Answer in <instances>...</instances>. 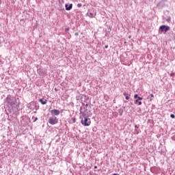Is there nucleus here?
Instances as JSON below:
<instances>
[{"label":"nucleus","instance_id":"f257e3e1","mask_svg":"<svg viewBox=\"0 0 175 175\" xmlns=\"http://www.w3.org/2000/svg\"><path fill=\"white\" fill-rule=\"evenodd\" d=\"M5 103H8L9 106H14L17 103V100L14 96L8 95L5 98Z\"/></svg>","mask_w":175,"mask_h":175},{"label":"nucleus","instance_id":"f03ea898","mask_svg":"<svg viewBox=\"0 0 175 175\" xmlns=\"http://www.w3.org/2000/svg\"><path fill=\"white\" fill-rule=\"evenodd\" d=\"M84 119H81V123L83 126H90L91 125V119L85 116V114L83 115Z\"/></svg>","mask_w":175,"mask_h":175},{"label":"nucleus","instance_id":"7ed1b4c3","mask_svg":"<svg viewBox=\"0 0 175 175\" xmlns=\"http://www.w3.org/2000/svg\"><path fill=\"white\" fill-rule=\"evenodd\" d=\"M48 122L51 125H55L56 124H58V118H57L55 116H51L49 118Z\"/></svg>","mask_w":175,"mask_h":175},{"label":"nucleus","instance_id":"20e7f679","mask_svg":"<svg viewBox=\"0 0 175 175\" xmlns=\"http://www.w3.org/2000/svg\"><path fill=\"white\" fill-rule=\"evenodd\" d=\"M159 29L162 32H167V31H169L170 29V27H169L167 25H163L160 26Z\"/></svg>","mask_w":175,"mask_h":175},{"label":"nucleus","instance_id":"39448f33","mask_svg":"<svg viewBox=\"0 0 175 175\" xmlns=\"http://www.w3.org/2000/svg\"><path fill=\"white\" fill-rule=\"evenodd\" d=\"M51 114L53 116H59V110L57 109H53L51 111Z\"/></svg>","mask_w":175,"mask_h":175},{"label":"nucleus","instance_id":"423d86ee","mask_svg":"<svg viewBox=\"0 0 175 175\" xmlns=\"http://www.w3.org/2000/svg\"><path fill=\"white\" fill-rule=\"evenodd\" d=\"M166 3L165 1H162V0L157 4L158 8H164Z\"/></svg>","mask_w":175,"mask_h":175},{"label":"nucleus","instance_id":"0eeeda50","mask_svg":"<svg viewBox=\"0 0 175 175\" xmlns=\"http://www.w3.org/2000/svg\"><path fill=\"white\" fill-rule=\"evenodd\" d=\"M66 10H72V8H73V4L70 3L69 5L68 4H65Z\"/></svg>","mask_w":175,"mask_h":175},{"label":"nucleus","instance_id":"6e6552de","mask_svg":"<svg viewBox=\"0 0 175 175\" xmlns=\"http://www.w3.org/2000/svg\"><path fill=\"white\" fill-rule=\"evenodd\" d=\"M39 102L41 103V105H46L47 104V100L46 98H40L39 100Z\"/></svg>","mask_w":175,"mask_h":175},{"label":"nucleus","instance_id":"1a4fd4ad","mask_svg":"<svg viewBox=\"0 0 175 175\" xmlns=\"http://www.w3.org/2000/svg\"><path fill=\"white\" fill-rule=\"evenodd\" d=\"M164 20H165V21H167V23H168L169 24H170L172 23V17H170L169 16L164 17Z\"/></svg>","mask_w":175,"mask_h":175},{"label":"nucleus","instance_id":"9d476101","mask_svg":"<svg viewBox=\"0 0 175 175\" xmlns=\"http://www.w3.org/2000/svg\"><path fill=\"white\" fill-rule=\"evenodd\" d=\"M135 99H137V100H143V97L139 96L137 94L134 95Z\"/></svg>","mask_w":175,"mask_h":175},{"label":"nucleus","instance_id":"9b49d317","mask_svg":"<svg viewBox=\"0 0 175 175\" xmlns=\"http://www.w3.org/2000/svg\"><path fill=\"white\" fill-rule=\"evenodd\" d=\"M88 16L90 18H94V13H92V12H88Z\"/></svg>","mask_w":175,"mask_h":175},{"label":"nucleus","instance_id":"f8f14e48","mask_svg":"<svg viewBox=\"0 0 175 175\" xmlns=\"http://www.w3.org/2000/svg\"><path fill=\"white\" fill-rule=\"evenodd\" d=\"M142 101H139V100H135V105H138L139 106H142Z\"/></svg>","mask_w":175,"mask_h":175},{"label":"nucleus","instance_id":"ddd939ff","mask_svg":"<svg viewBox=\"0 0 175 175\" xmlns=\"http://www.w3.org/2000/svg\"><path fill=\"white\" fill-rule=\"evenodd\" d=\"M119 115L121 116L124 113V109H118Z\"/></svg>","mask_w":175,"mask_h":175},{"label":"nucleus","instance_id":"4468645a","mask_svg":"<svg viewBox=\"0 0 175 175\" xmlns=\"http://www.w3.org/2000/svg\"><path fill=\"white\" fill-rule=\"evenodd\" d=\"M88 104H85L83 106V109H84L85 111H87L88 110Z\"/></svg>","mask_w":175,"mask_h":175},{"label":"nucleus","instance_id":"2eb2a0df","mask_svg":"<svg viewBox=\"0 0 175 175\" xmlns=\"http://www.w3.org/2000/svg\"><path fill=\"white\" fill-rule=\"evenodd\" d=\"M170 117H171V118H175L174 114H171V115H170Z\"/></svg>","mask_w":175,"mask_h":175},{"label":"nucleus","instance_id":"dca6fc26","mask_svg":"<svg viewBox=\"0 0 175 175\" xmlns=\"http://www.w3.org/2000/svg\"><path fill=\"white\" fill-rule=\"evenodd\" d=\"M36 121H38V117L34 118L33 122H36Z\"/></svg>","mask_w":175,"mask_h":175},{"label":"nucleus","instance_id":"f3484780","mask_svg":"<svg viewBox=\"0 0 175 175\" xmlns=\"http://www.w3.org/2000/svg\"><path fill=\"white\" fill-rule=\"evenodd\" d=\"M77 6H78L79 8H81L82 5H81V3H78V4H77Z\"/></svg>","mask_w":175,"mask_h":175},{"label":"nucleus","instance_id":"a211bd4d","mask_svg":"<svg viewBox=\"0 0 175 175\" xmlns=\"http://www.w3.org/2000/svg\"><path fill=\"white\" fill-rule=\"evenodd\" d=\"M129 96H126V100H129Z\"/></svg>","mask_w":175,"mask_h":175},{"label":"nucleus","instance_id":"6ab92c4d","mask_svg":"<svg viewBox=\"0 0 175 175\" xmlns=\"http://www.w3.org/2000/svg\"><path fill=\"white\" fill-rule=\"evenodd\" d=\"M75 36H79V32H76V33H75Z\"/></svg>","mask_w":175,"mask_h":175},{"label":"nucleus","instance_id":"aec40b11","mask_svg":"<svg viewBox=\"0 0 175 175\" xmlns=\"http://www.w3.org/2000/svg\"><path fill=\"white\" fill-rule=\"evenodd\" d=\"M135 129H139V126H137V125H135Z\"/></svg>","mask_w":175,"mask_h":175},{"label":"nucleus","instance_id":"412c9836","mask_svg":"<svg viewBox=\"0 0 175 175\" xmlns=\"http://www.w3.org/2000/svg\"><path fill=\"white\" fill-rule=\"evenodd\" d=\"M81 110H83V107H81L79 111H80L81 113H83V111H81Z\"/></svg>","mask_w":175,"mask_h":175},{"label":"nucleus","instance_id":"4be33fe9","mask_svg":"<svg viewBox=\"0 0 175 175\" xmlns=\"http://www.w3.org/2000/svg\"><path fill=\"white\" fill-rule=\"evenodd\" d=\"M163 2H165L166 3V2H167V0H161Z\"/></svg>","mask_w":175,"mask_h":175},{"label":"nucleus","instance_id":"5701e85b","mask_svg":"<svg viewBox=\"0 0 175 175\" xmlns=\"http://www.w3.org/2000/svg\"><path fill=\"white\" fill-rule=\"evenodd\" d=\"M69 31V28L66 29V32H68Z\"/></svg>","mask_w":175,"mask_h":175},{"label":"nucleus","instance_id":"b1692460","mask_svg":"<svg viewBox=\"0 0 175 175\" xmlns=\"http://www.w3.org/2000/svg\"><path fill=\"white\" fill-rule=\"evenodd\" d=\"M72 122H74V123L76 122V119L75 118L73 119Z\"/></svg>","mask_w":175,"mask_h":175},{"label":"nucleus","instance_id":"393cba45","mask_svg":"<svg viewBox=\"0 0 175 175\" xmlns=\"http://www.w3.org/2000/svg\"><path fill=\"white\" fill-rule=\"evenodd\" d=\"M109 47L108 45H105V49H107Z\"/></svg>","mask_w":175,"mask_h":175},{"label":"nucleus","instance_id":"a878e982","mask_svg":"<svg viewBox=\"0 0 175 175\" xmlns=\"http://www.w3.org/2000/svg\"><path fill=\"white\" fill-rule=\"evenodd\" d=\"M151 98H154V94H150Z\"/></svg>","mask_w":175,"mask_h":175},{"label":"nucleus","instance_id":"bb28decb","mask_svg":"<svg viewBox=\"0 0 175 175\" xmlns=\"http://www.w3.org/2000/svg\"><path fill=\"white\" fill-rule=\"evenodd\" d=\"M94 169H98V166L95 165Z\"/></svg>","mask_w":175,"mask_h":175},{"label":"nucleus","instance_id":"cd10ccee","mask_svg":"<svg viewBox=\"0 0 175 175\" xmlns=\"http://www.w3.org/2000/svg\"><path fill=\"white\" fill-rule=\"evenodd\" d=\"M113 103H116V100H113Z\"/></svg>","mask_w":175,"mask_h":175},{"label":"nucleus","instance_id":"c85d7f7f","mask_svg":"<svg viewBox=\"0 0 175 175\" xmlns=\"http://www.w3.org/2000/svg\"><path fill=\"white\" fill-rule=\"evenodd\" d=\"M150 102H152V98H150Z\"/></svg>","mask_w":175,"mask_h":175},{"label":"nucleus","instance_id":"c756f323","mask_svg":"<svg viewBox=\"0 0 175 175\" xmlns=\"http://www.w3.org/2000/svg\"><path fill=\"white\" fill-rule=\"evenodd\" d=\"M124 95H126V93H124Z\"/></svg>","mask_w":175,"mask_h":175},{"label":"nucleus","instance_id":"7c9ffc66","mask_svg":"<svg viewBox=\"0 0 175 175\" xmlns=\"http://www.w3.org/2000/svg\"><path fill=\"white\" fill-rule=\"evenodd\" d=\"M0 3H1V0H0Z\"/></svg>","mask_w":175,"mask_h":175}]
</instances>
